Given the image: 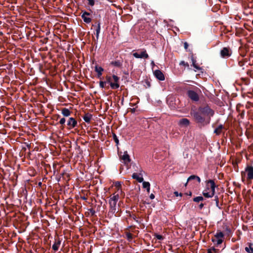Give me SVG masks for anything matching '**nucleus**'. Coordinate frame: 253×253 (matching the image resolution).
<instances>
[{"instance_id": "f704fd0d", "label": "nucleus", "mask_w": 253, "mask_h": 253, "mask_svg": "<svg viewBox=\"0 0 253 253\" xmlns=\"http://www.w3.org/2000/svg\"><path fill=\"white\" fill-rule=\"evenodd\" d=\"M143 187L144 188H149V187H150V184L149 182L144 181L143 182Z\"/></svg>"}, {"instance_id": "8fccbe9b", "label": "nucleus", "mask_w": 253, "mask_h": 253, "mask_svg": "<svg viewBox=\"0 0 253 253\" xmlns=\"http://www.w3.org/2000/svg\"><path fill=\"white\" fill-rule=\"evenodd\" d=\"M150 198L151 199H153L155 198V195L153 194H151L150 195Z\"/></svg>"}, {"instance_id": "c9c22d12", "label": "nucleus", "mask_w": 253, "mask_h": 253, "mask_svg": "<svg viewBox=\"0 0 253 253\" xmlns=\"http://www.w3.org/2000/svg\"><path fill=\"white\" fill-rule=\"evenodd\" d=\"M246 175H247V172H246V170L245 171H243L241 172V177H242V180L243 182H244L245 180V177L246 176Z\"/></svg>"}, {"instance_id": "0eeeda50", "label": "nucleus", "mask_w": 253, "mask_h": 253, "mask_svg": "<svg viewBox=\"0 0 253 253\" xmlns=\"http://www.w3.org/2000/svg\"><path fill=\"white\" fill-rule=\"evenodd\" d=\"M247 172V179L248 181H251L253 179V167L248 166L245 169Z\"/></svg>"}, {"instance_id": "864d4df0", "label": "nucleus", "mask_w": 253, "mask_h": 253, "mask_svg": "<svg viewBox=\"0 0 253 253\" xmlns=\"http://www.w3.org/2000/svg\"><path fill=\"white\" fill-rule=\"evenodd\" d=\"M150 187H149V188H146L147 192L148 193H149V192H150Z\"/></svg>"}, {"instance_id": "c85d7f7f", "label": "nucleus", "mask_w": 253, "mask_h": 253, "mask_svg": "<svg viewBox=\"0 0 253 253\" xmlns=\"http://www.w3.org/2000/svg\"><path fill=\"white\" fill-rule=\"evenodd\" d=\"M214 237L218 238V239H222L224 237V234L220 231L219 232H217L216 234L214 236Z\"/></svg>"}, {"instance_id": "7ed1b4c3", "label": "nucleus", "mask_w": 253, "mask_h": 253, "mask_svg": "<svg viewBox=\"0 0 253 253\" xmlns=\"http://www.w3.org/2000/svg\"><path fill=\"white\" fill-rule=\"evenodd\" d=\"M191 115L193 116L194 121L198 124L201 125H207V118L203 116V115L198 111H193L191 113Z\"/></svg>"}, {"instance_id": "b1692460", "label": "nucleus", "mask_w": 253, "mask_h": 253, "mask_svg": "<svg viewBox=\"0 0 253 253\" xmlns=\"http://www.w3.org/2000/svg\"><path fill=\"white\" fill-rule=\"evenodd\" d=\"M91 118L92 115L89 113H87L83 117V119L86 123H89L90 122Z\"/></svg>"}, {"instance_id": "6e6552de", "label": "nucleus", "mask_w": 253, "mask_h": 253, "mask_svg": "<svg viewBox=\"0 0 253 253\" xmlns=\"http://www.w3.org/2000/svg\"><path fill=\"white\" fill-rule=\"evenodd\" d=\"M68 129H71L77 126V121L74 118H69L67 123Z\"/></svg>"}, {"instance_id": "4c0bfd02", "label": "nucleus", "mask_w": 253, "mask_h": 253, "mask_svg": "<svg viewBox=\"0 0 253 253\" xmlns=\"http://www.w3.org/2000/svg\"><path fill=\"white\" fill-rule=\"evenodd\" d=\"M126 237H127V239L128 240L131 241L132 239L133 236H132V234L131 233H127V234H126Z\"/></svg>"}, {"instance_id": "58836bf2", "label": "nucleus", "mask_w": 253, "mask_h": 253, "mask_svg": "<svg viewBox=\"0 0 253 253\" xmlns=\"http://www.w3.org/2000/svg\"><path fill=\"white\" fill-rule=\"evenodd\" d=\"M121 183L119 181H117L115 183V186L119 190L121 187Z\"/></svg>"}, {"instance_id": "6e6d98bb", "label": "nucleus", "mask_w": 253, "mask_h": 253, "mask_svg": "<svg viewBox=\"0 0 253 253\" xmlns=\"http://www.w3.org/2000/svg\"><path fill=\"white\" fill-rule=\"evenodd\" d=\"M252 72V71H248V74H249V75L250 74V76H251V74Z\"/></svg>"}, {"instance_id": "7c9ffc66", "label": "nucleus", "mask_w": 253, "mask_h": 253, "mask_svg": "<svg viewBox=\"0 0 253 253\" xmlns=\"http://www.w3.org/2000/svg\"><path fill=\"white\" fill-rule=\"evenodd\" d=\"M143 85L145 88H149L151 86L150 82L148 80H145L143 81Z\"/></svg>"}, {"instance_id": "a19ab883", "label": "nucleus", "mask_w": 253, "mask_h": 253, "mask_svg": "<svg viewBox=\"0 0 253 253\" xmlns=\"http://www.w3.org/2000/svg\"><path fill=\"white\" fill-rule=\"evenodd\" d=\"M179 65H183V66H184L185 67H189V64L187 62H185V61H181L180 63H179Z\"/></svg>"}, {"instance_id": "dca6fc26", "label": "nucleus", "mask_w": 253, "mask_h": 253, "mask_svg": "<svg viewBox=\"0 0 253 253\" xmlns=\"http://www.w3.org/2000/svg\"><path fill=\"white\" fill-rule=\"evenodd\" d=\"M123 60L122 59L115 60L111 61L110 63V65H113L116 67L121 68L123 66Z\"/></svg>"}, {"instance_id": "a211bd4d", "label": "nucleus", "mask_w": 253, "mask_h": 253, "mask_svg": "<svg viewBox=\"0 0 253 253\" xmlns=\"http://www.w3.org/2000/svg\"><path fill=\"white\" fill-rule=\"evenodd\" d=\"M61 241L60 240V239L59 238L55 239V242L52 247V249L55 252L57 251L58 250Z\"/></svg>"}, {"instance_id": "13d9d810", "label": "nucleus", "mask_w": 253, "mask_h": 253, "mask_svg": "<svg viewBox=\"0 0 253 253\" xmlns=\"http://www.w3.org/2000/svg\"><path fill=\"white\" fill-rule=\"evenodd\" d=\"M82 199H84V200H86V198L85 197H83Z\"/></svg>"}, {"instance_id": "f03ea898", "label": "nucleus", "mask_w": 253, "mask_h": 253, "mask_svg": "<svg viewBox=\"0 0 253 253\" xmlns=\"http://www.w3.org/2000/svg\"><path fill=\"white\" fill-rule=\"evenodd\" d=\"M105 81L106 83H109L111 88L113 89H118L120 87L119 82L120 78L115 75H113L112 77L107 76L106 77Z\"/></svg>"}, {"instance_id": "e433bc0d", "label": "nucleus", "mask_w": 253, "mask_h": 253, "mask_svg": "<svg viewBox=\"0 0 253 253\" xmlns=\"http://www.w3.org/2000/svg\"><path fill=\"white\" fill-rule=\"evenodd\" d=\"M214 201H215V204H216V207L220 208V207L219 206V199H218L217 196H215L214 197Z\"/></svg>"}, {"instance_id": "49530a36", "label": "nucleus", "mask_w": 253, "mask_h": 253, "mask_svg": "<svg viewBox=\"0 0 253 253\" xmlns=\"http://www.w3.org/2000/svg\"><path fill=\"white\" fill-rule=\"evenodd\" d=\"M188 46H189V44L187 42H185L184 43V47L185 49H187L188 48Z\"/></svg>"}, {"instance_id": "2eb2a0df", "label": "nucleus", "mask_w": 253, "mask_h": 253, "mask_svg": "<svg viewBox=\"0 0 253 253\" xmlns=\"http://www.w3.org/2000/svg\"><path fill=\"white\" fill-rule=\"evenodd\" d=\"M94 70L97 73V78L101 79V76L102 75V72L104 71V69L102 67L98 66L97 65H96L95 66Z\"/></svg>"}, {"instance_id": "6ab92c4d", "label": "nucleus", "mask_w": 253, "mask_h": 253, "mask_svg": "<svg viewBox=\"0 0 253 253\" xmlns=\"http://www.w3.org/2000/svg\"><path fill=\"white\" fill-rule=\"evenodd\" d=\"M192 180H197L199 183L201 182V179L199 176L195 175H192L188 178L187 182L185 184V186H186L187 184V183Z\"/></svg>"}, {"instance_id": "09e8293b", "label": "nucleus", "mask_w": 253, "mask_h": 253, "mask_svg": "<svg viewBox=\"0 0 253 253\" xmlns=\"http://www.w3.org/2000/svg\"><path fill=\"white\" fill-rule=\"evenodd\" d=\"M130 111L132 113H134L135 112V108H130Z\"/></svg>"}, {"instance_id": "4468645a", "label": "nucleus", "mask_w": 253, "mask_h": 253, "mask_svg": "<svg viewBox=\"0 0 253 253\" xmlns=\"http://www.w3.org/2000/svg\"><path fill=\"white\" fill-rule=\"evenodd\" d=\"M97 26V28L96 29V37L97 39H98L101 29V23L99 20H96L94 21V25H92V26Z\"/></svg>"}, {"instance_id": "ea45409f", "label": "nucleus", "mask_w": 253, "mask_h": 253, "mask_svg": "<svg viewBox=\"0 0 253 253\" xmlns=\"http://www.w3.org/2000/svg\"><path fill=\"white\" fill-rule=\"evenodd\" d=\"M214 253H218L219 252V249L215 248L214 247L210 248Z\"/></svg>"}, {"instance_id": "412c9836", "label": "nucleus", "mask_w": 253, "mask_h": 253, "mask_svg": "<svg viewBox=\"0 0 253 253\" xmlns=\"http://www.w3.org/2000/svg\"><path fill=\"white\" fill-rule=\"evenodd\" d=\"M62 114L64 117H69L71 114V111H70L68 108H63L61 110Z\"/></svg>"}, {"instance_id": "3c124183", "label": "nucleus", "mask_w": 253, "mask_h": 253, "mask_svg": "<svg viewBox=\"0 0 253 253\" xmlns=\"http://www.w3.org/2000/svg\"><path fill=\"white\" fill-rule=\"evenodd\" d=\"M238 64L240 66H242L244 65L243 62L242 61H239Z\"/></svg>"}, {"instance_id": "a878e982", "label": "nucleus", "mask_w": 253, "mask_h": 253, "mask_svg": "<svg viewBox=\"0 0 253 253\" xmlns=\"http://www.w3.org/2000/svg\"><path fill=\"white\" fill-rule=\"evenodd\" d=\"M253 244L252 243L249 244L248 247L245 248V251L248 253H253Z\"/></svg>"}, {"instance_id": "cd10ccee", "label": "nucleus", "mask_w": 253, "mask_h": 253, "mask_svg": "<svg viewBox=\"0 0 253 253\" xmlns=\"http://www.w3.org/2000/svg\"><path fill=\"white\" fill-rule=\"evenodd\" d=\"M119 198V196L118 194L114 195L113 196H112V197L110 198L109 202H114L115 203H117V202L118 201Z\"/></svg>"}, {"instance_id": "9b49d317", "label": "nucleus", "mask_w": 253, "mask_h": 253, "mask_svg": "<svg viewBox=\"0 0 253 253\" xmlns=\"http://www.w3.org/2000/svg\"><path fill=\"white\" fill-rule=\"evenodd\" d=\"M155 77L160 81L165 80V76L162 72L160 70H156L154 72Z\"/></svg>"}, {"instance_id": "603ef678", "label": "nucleus", "mask_w": 253, "mask_h": 253, "mask_svg": "<svg viewBox=\"0 0 253 253\" xmlns=\"http://www.w3.org/2000/svg\"><path fill=\"white\" fill-rule=\"evenodd\" d=\"M208 253H214L212 250H211L210 249H209L207 251Z\"/></svg>"}, {"instance_id": "473e14b6", "label": "nucleus", "mask_w": 253, "mask_h": 253, "mask_svg": "<svg viewBox=\"0 0 253 253\" xmlns=\"http://www.w3.org/2000/svg\"><path fill=\"white\" fill-rule=\"evenodd\" d=\"M66 122V119L65 118H62L60 119V120L59 121V123L62 125L61 127H62V129H63L64 127V126H65V123Z\"/></svg>"}, {"instance_id": "1a4fd4ad", "label": "nucleus", "mask_w": 253, "mask_h": 253, "mask_svg": "<svg viewBox=\"0 0 253 253\" xmlns=\"http://www.w3.org/2000/svg\"><path fill=\"white\" fill-rule=\"evenodd\" d=\"M83 14L81 16L82 18L83 19L84 21L86 23H89L91 21V18L89 16L91 15V13L88 12L87 11H82Z\"/></svg>"}, {"instance_id": "bf43d9fd", "label": "nucleus", "mask_w": 253, "mask_h": 253, "mask_svg": "<svg viewBox=\"0 0 253 253\" xmlns=\"http://www.w3.org/2000/svg\"><path fill=\"white\" fill-rule=\"evenodd\" d=\"M44 40L46 41V42H47V41L48 40V39L47 38H45L44 39Z\"/></svg>"}, {"instance_id": "de8ad7c7", "label": "nucleus", "mask_w": 253, "mask_h": 253, "mask_svg": "<svg viewBox=\"0 0 253 253\" xmlns=\"http://www.w3.org/2000/svg\"><path fill=\"white\" fill-rule=\"evenodd\" d=\"M204 205H205V204H203V203H201V204L199 205V209H200V210H202V209L203 208V207H204Z\"/></svg>"}, {"instance_id": "aec40b11", "label": "nucleus", "mask_w": 253, "mask_h": 253, "mask_svg": "<svg viewBox=\"0 0 253 253\" xmlns=\"http://www.w3.org/2000/svg\"><path fill=\"white\" fill-rule=\"evenodd\" d=\"M190 121L186 118H182L179 121L178 124L182 126H187L189 125Z\"/></svg>"}, {"instance_id": "4be33fe9", "label": "nucleus", "mask_w": 253, "mask_h": 253, "mask_svg": "<svg viewBox=\"0 0 253 253\" xmlns=\"http://www.w3.org/2000/svg\"><path fill=\"white\" fill-rule=\"evenodd\" d=\"M191 60H192V66L195 68L197 70H200L201 69V68L197 64H196V59L194 57L193 55H192L191 56Z\"/></svg>"}, {"instance_id": "37998d69", "label": "nucleus", "mask_w": 253, "mask_h": 253, "mask_svg": "<svg viewBox=\"0 0 253 253\" xmlns=\"http://www.w3.org/2000/svg\"><path fill=\"white\" fill-rule=\"evenodd\" d=\"M106 84V82L100 81L99 82V86L101 88H104Z\"/></svg>"}, {"instance_id": "79ce46f5", "label": "nucleus", "mask_w": 253, "mask_h": 253, "mask_svg": "<svg viewBox=\"0 0 253 253\" xmlns=\"http://www.w3.org/2000/svg\"><path fill=\"white\" fill-rule=\"evenodd\" d=\"M155 236L157 239L160 240H163L164 239V237L162 235L158 234H155Z\"/></svg>"}, {"instance_id": "2f4dec72", "label": "nucleus", "mask_w": 253, "mask_h": 253, "mask_svg": "<svg viewBox=\"0 0 253 253\" xmlns=\"http://www.w3.org/2000/svg\"><path fill=\"white\" fill-rule=\"evenodd\" d=\"M204 200L202 196L196 197L193 199V201L196 203H199L201 201H203Z\"/></svg>"}, {"instance_id": "e2e57ef3", "label": "nucleus", "mask_w": 253, "mask_h": 253, "mask_svg": "<svg viewBox=\"0 0 253 253\" xmlns=\"http://www.w3.org/2000/svg\"><path fill=\"white\" fill-rule=\"evenodd\" d=\"M41 184H42V183L40 182L39 183V185H41Z\"/></svg>"}, {"instance_id": "39448f33", "label": "nucleus", "mask_w": 253, "mask_h": 253, "mask_svg": "<svg viewBox=\"0 0 253 253\" xmlns=\"http://www.w3.org/2000/svg\"><path fill=\"white\" fill-rule=\"evenodd\" d=\"M220 54L221 57L227 58L231 55L232 50L229 47H224L220 50Z\"/></svg>"}, {"instance_id": "72a5a7b5", "label": "nucleus", "mask_w": 253, "mask_h": 253, "mask_svg": "<svg viewBox=\"0 0 253 253\" xmlns=\"http://www.w3.org/2000/svg\"><path fill=\"white\" fill-rule=\"evenodd\" d=\"M113 137L114 140L115 141V142L116 144V145H118V144L119 143V139L118 138V137L116 135V134L113 133Z\"/></svg>"}, {"instance_id": "052dcab7", "label": "nucleus", "mask_w": 253, "mask_h": 253, "mask_svg": "<svg viewBox=\"0 0 253 253\" xmlns=\"http://www.w3.org/2000/svg\"><path fill=\"white\" fill-rule=\"evenodd\" d=\"M151 64H153V65H154V61H152L151 62Z\"/></svg>"}, {"instance_id": "c03bdc74", "label": "nucleus", "mask_w": 253, "mask_h": 253, "mask_svg": "<svg viewBox=\"0 0 253 253\" xmlns=\"http://www.w3.org/2000/svg\"><path fill=\"white\" fill-rule=\"evenodd\" d=\"M89 211L91 213V216H94L95 213V211L93 209H88Z\"/></svg>"}, {"instance_id": "5701e85b", "label": "nucleus", "mask_w": 253, "mask_h": 253, "mask_svg": "<svg viewBox=\"0 0 253 253\" xmlns=\"http://www.w3.org/2000/svg\"><path fill=\"white\" fill-rule=\"evenodd\" d=\"M132 177L133 179H136L139 182L143 181V178L142 177H139L136 173H133L132 175Z\"/></svg>"}, {"instance_id": "680f3d73", "label": "nucleus", "mask_w": 253, "mask_h": 253, "mask_svg": "<svg viewBox=\"0 0 253 253\" xmlns=\"http://www.w3.org/2000/svg\"><path fill=\"white\" fill-rule=\"evenodd\" d=\"M33 253L32 251H30L29 253Z\"/></svg>"}, {"instance_id": "f8f14e48", "label": "nucleus", "mask_w": 253, "mask_h": 253, "mask_svg": "<svg viewBox=\"0 0 253 253\" xmlns=\"http://www.w3.org/2000/svg\"><path fill=\"white\" fill-rule=\"evenodd\" d=\"M121 159L125 165H128L131 161L130 157L126 151L125 152L124 155L121 156Z\"/></svg>"}, {"instance_id": "423d86ee", "label": "nucleus", "mask_w": 253, "mask_h": 253, "mask_svg": "<svg viewBox=\"0 0 253 253\" xmlns=\"http://www.w3.org/2000/svg\"><path fill=\"white\" fill-rule=\"evenodd\" d=\"M187 94L189 98L192 101L197 102L199 100V96L197 92L192 90H189L187 92Z\"/></svg>"}, {"instance_id": "5fc2aeb1", "label": "nucleus", "mask_w": 253, "mask_h": 253, "mask_svg": "<svg viewBox=\"0 0 253 253\" xmlns=\"http://www.w3.org/2000/svg\"><path fill=\"white\" fill-rule=\"evenodd\" d=\"M186 194H187L188 195H189L190 196H192V192H189V193L188 194L187 193Z\"/></svg>"}, {"instance_id": "a18cd8bd", "label": "nucleus", "mask_w": 253, "mask_h": 253, "mask_svg": "<svg viewBox=\"0 0 253 253\" xmlns=\"http://www.w3.org/2000/svg\"><path fill=\"white\" fill-rule=\"evenodd\" d=\"M174 195H175V196H176V197H177V196H179V195L180 196H181V197L182 196V193H179H179H178V192L177 191H175V192H174Z\"/></svg>"}, {"instance_id": "f3484780", "label": "nucleus", "mask_w": 253, "mask_h": 253, "mask_svg": "<svg viewBox=\"0 0 253 253\" xmlns=\"http://www.w3.org/2000/svg\"><path fill=\"white\" fill-rule=\"evenodd\" d=\"M211 241L214 243L216 247L218 248L222 243L223 240L222 239H218L213 237L211 238Z\"/></svg>"}, {"instance_id": "f257e3e1", "label": "nucleus", "mask_w": 253, "mask_h": 253, "mask_svg": "<svg viewBox=\"0 0 253 253\" xmlns=\"http://www.w3.org/2000/svg\"><path fill=\"white\" fill-rule=\"evenodd\" d=\"M198 110L204 116L207 117V124H210L211 118L214 114V111L211 109L208 105L204 107H200Z\"/></svg>"}, {"instance_id": "bb28decb", "label": "nucleus", "mask_w": 253, "mask_h": 253, "mask_svg": "<svg viewBox=\"0 0 253 253\" xmlns=\"http://www.w3.org/2000/svg\"><path fill=\"white\" fill-rule=\"evenodd\" d=\"M210 181H213V180H211V179H210V180L206 181V189L204 190L207 191H211V183L210 182Z\"/></svg>"}, {"instance_id": "ddd939ff", "label": "nucleus", "mask_w": 253, "mask_h": 253, "mask_svg": "<svg viewBox=\"0 0 253 253\" xmlns=\"http://www.w3.org/2000/svg\"><path fill=\"white\" fill-rule=\"evenodd\" d=\"M116 204L117 203L114 202H109L110 210L109 214L111 213L112 214H114L116 212H117L116 211Z\"/></svg>"}, {"instance_id": "c756f323", "label": "nucleus", "mask_w": 253, "mask_h": 253, "mask_svg": "<svg viewBox=\"0 0 253 253\" xmlns=\"http://www.w3.org/2000/svg\"><path fill=\"white\" fill-rule=\"evenodd\" d=\"M84 1L86 2L87 4L93 6L95 4V0H84Z\"/></svg>"}, {"instance_id": "393cba45", "label": "nucleus", "mask_w": 253, "mask_h": 253, "mask_svg": "<svg viewBox=\"0 0 253 253\" xmlns=\"http://www.w3.org/2000/svg\"><path fill=\"white\" fill-rule=\"evenodd\" d=\"M223 128V126L222 125H220L218 126L214 130V133H215L216 135H219L221 132V130Z\"/></svg>"}, {"instance_id": "9d476101", "label": "nucleus", "mask_w": 253, "mask_h": 253, "mask_svg": "<svg viewBox=\"0 0 253 253\" xmlns=\"http://www.w3.org/2000/svg\"><path fill=\"white\" fill-rule=\"evenodd\" d=\"M133 56L136 58H149V56L147 54L146 51L145 50L143 51H141L140 53L137 52H135L133 53Z\"/></svg>"}, {"instance_id": "4d7b16f0", "label": "nucleus", "mask_w": 253, "mask_h": 253, "mask_svg": "<svg viewBox=\"0 0 253 253\" xmlns=\"http://www.w3.org/2000/svg\"><path fill=\"white\" fill-rule=\"evenodd\" d=\"M60 118V116L59 115H57V119H59Z\"/></svg>"}, {"instance_id": "20e7f679", "label": "nucleus", "mask_w": 253, "mask_h": 253, "mask_svg": "<svg viewBox=\"0 0 253 253\" xmlns=\"http://www.w3.org/2000/svg\"><path fill=\"white\" fill-rule=\"evenodd\" d=\"M210 182L211 183V191H207L205 190L203 191V196L208 198H211L214 196L216 186L214 181H210Z\"/></svg>"}]
</instances>
